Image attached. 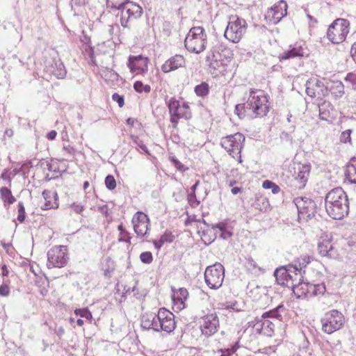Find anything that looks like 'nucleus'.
<instances>
[{
  "mask_svg": "<svg viewBox=\"0 0 356 356\" xmlns=\"http://www.w3.org/2000/svg\"><path fill=\"white\" fill-rule=\"evenodd\" d=\"M140 325L143 330H163L170 333L176 327L175 315L165 308H160L157 314L150 312L143 314Z\"/></svg>",
  "mask_w": 356,
  "mask_h": 356,
  "instance_id": "obj_1",
  "label": "nucleus"
},
{
  "mask_svg": "<svg viewBox=\"0 0 356 356\" xmlns=\"http://www.w3.org/2000/svg\"><path fill=\"white\" fill-rule=\"evenodd\" d=\"M325 207L327 213L335 220H341L348 214V198L342 188H334L327 193L325 197Z\"/></svg>",
  "mask_w": 356,
  "mask_h": 356,
  "instance_id": "obj_2",
  "label": "nucleus"
},
{
  "mask_svg": "<svg viewBox=\"0 0 356 356\" xmlns=\"http://www.w3.org/2000/svg\"><path fill=\"white\" fill-rule=\"evenodd\" d=\"M246 109L252 118L266 116L269 111L268 97L264 90L250 89L246 101Z\"/></svg>",
  "mask_w": 356,
  "mask_h": 356,
  "instance_id": "obj_3",
  "label": "nucleus"
},
{
  "mask_svg": "<svg viewBox=\"0 0 356 356\" xmlns=\"http://www.w3.org/2000/svg\"><path fill=\"white\" fill-rule=\"evenodd\" d=\"M110 7L113 12L120 13V24L124 28H129V22L139 19L143 13L142 7L134 2L112 3Z\"/></svg>",
  "mask_w": 356,
  "mask_h": 356,
  "instance_id": "obj_4",
  "label": "nucleus"
},
{
  "mask_svg": "<svg viewBox=\"0 0 356 356\" xmlns=\"http://www.w3.org/2000/svg\"><path fill=\"white\" fill-rule=\"evenodd\" d=\"M207 34L203 27L191 28L186 36L184 45L186 49L193 53L200 54L206 48Z\"/></svg>",
  "mask_w": 356,
  "mask_h": 356,
  "instance_id": "obj_5",
  "label": "nucleus"
},
{
  "mask_svg": "<svg viewBox=\"0 0 356 356\" xmlns=\"http://www.w3.org/2000/svg\"><path fill=\"white\" fill-rule=\"evenodd\" d=\"M248 24L246 21L238 16H231L227 26L224 36L233 43H238L246 33Z\"/></svg>",
  "mask_w": 356,
  "mask_h": 356,
  "instance_id": "obj_6",
  "label": "nucleus"
},
{
  "mask_svg": "<svg viewBox=\"0 0 356 356\" xmlns=\"http://www.w3.org/2000/svg\"><path fill=\"white\" fill-rule=\"evenodd\" d=\"M350 22L345 19H337L330 26L327 32L328 40L333 44L343 42L349 33Z\"/></svg>",
  "mask_w": 356,
  "mask_h": 356,
  "instance_id": "obj_7",
  "label": "nucleus"
},
{
  "mask_svg": "<svg viewBox=\"0 0 356 356\" xmlns=\"http://www.w3.org/2000/svg\"><path fill=\"white\" fill-rule=\"evenodd\" d=\"M293 202L298 209L299 221L308 222L314 218L317 204L313 200L308 197H297L294 198Z\"/></svg>",
  "mask_w": 356,
  "mask_h": 356,
  "instance_id": "obj_8",
  "label": "nucleus"
},
{
  "mask_svg": "<svg viewBox=\"0 0 356 356\" xmlns=\"http://www.w3.org/2000/svg\"><path fill=\"white\" fill-rule=\"evenodd\" d=\"M321 323L322 330L330 334L341 328L344 323V317L338 310L332 309L325 314Z\"/></svg>",
  "mask_w": 356,
  "mask_h": 356,
  "instance_id": "obj_9",
  "label": "nucleus"
},
{
  "mask_svg": "<svg viewBox=\"0 0 356 356\" xmlns=\"http://www.w3.org/2000/svg\"><path fill=\"white\" fill-rule=\"evenodd\" d=\"M245 142V136L241 133L237 132L232 135L223 137L220 144L222 147L233 158H240L241 152Z\"/></svg>",
  "mask_w": 356,
  "mask_h": 356,
  "instance_id": "obj_10",
  "label": "nucleus"
},
{
  "mask_svg": "<svg viewBox=\"0 0 356 356\" xmlns=\"http://www.w3.org/2000/svg\"><path fill=\"white\" fill-rule=\"evenodd\" d=\"M225 268L220 263L208 266L204 272V280L207 285L211 289H219L224 280Z\"/></svg>",
  "mask_w": 356,
  "mask_h": 356,
  "instance_id": "obj_11",
  "label": "nucleus"
},
{
  "mask_svg": "<svg viewBox=\"0 0 356 356\" xmlns=\"http://www.w3.org/2000/svg\"><path fill=\"white\" fill-rule=\"evenodd\" d=\"M168 107L170 115V122L174 124L173 127L175 128L179 119L188 120L191 118V112L188 104L184 102L181 105L175 97L170 98L168 102Z\"/></svg>",
  "mask_w": 356,
  "mask_h": 356,
  "instance_id": "obj_12",
  "label": "nucleus"
},
{
  "mask_svg": "<svg viewBox=\"0 0 356 356\" xmlns=\"http://www.w3.org/2000/svg\"><path fill=\"white\" fill-rule=\"evenodd\" d=\"M68 259L66 246H54L47 252V266L48 268H63L67 265Z\"/></svg>",
  "mask_w": 356,
  "mask_h": 356,
  "instance_id": "obj_13",
  "label": "nucleus"
},
{
  "mask_svg": "<svg viewBox=\"0 0 356 356\" xmlns=\"http://www.w3.org/2000/svg\"><path fill=\"white\" fill-rule=\"evenodd\" d=\"M287 14V3L284 0H280L271 8H268L265 19L270 24H276Z\"/></svg>",
  "mask_w": 356,
  "mask_h": 356,
  "instance_id": "obj_14",
  "label": "nucleus"
},
{
  "mask_svg": "<svg viewBox=\"0 0 356 356\" xmlns=\"http://www.w3.org/2000/svg\"><path fill=\"white\" fill-rule=\"evenodd\" d=\"M293 186L298 189H302L307 184L311 171L309 164L296 163L293 168Z\"/></svg>",
  "mask_w": 356,
  "mask_h": 356,
  "instance_id": "obj_15",
  "label": "nucleus"
},
{
  "mask_svg": "<svg viewBox=\"0 0 356 356\" xmlns=\"http://www.w3.org/2000/svg\"><path fill=\"white\" fill-rule=\"evenodd\" d=\"M219 327V321L216 314H207L201 318L200 328L202 334L207 337L214 334Z\"/></svg>",
  "mask_w": 356,
  "mask_h": 356,
  "instance_id": "obj_16",
  "label": "nucleus"
},
{
  "mask_svg": "<svg viewBox=\"0 0 356 356\" xmlns=\"http://www.w3.org/2000/svg\"><path fill=\"white\" fill-rule=\"evenodd\" d=\"M306 93L311 97L321 98L328 93V89L318 79H310L306 82Z\"/></svg>",
  "mask_w": 356,
  "mask_h": 356,
  "instance_id": "obj_17",
  "label": "nucleus"
},
{
  "mask_svg": "<svg viewBox=\"0 0 356 356\" xmlns=\"http://www.w3.org/2000/svg\"><path fill=\"white\" fill-rule=\"evenodd\" d=\"M132 223L136 234L139 236H144L149 229V219L148 216L142 211H137L133 218Z\"/></svg>",
  "mask_w": 356,
  "mask_h": 356,
  "instance_id": "obj_18",
  "label": "nucleus"
},
{
  "mask_svg": "<svg viewBox=\"0 0 356 356\" xmlns=\"http://www.w3.org/2000/svg\"><path fill=\"white\" fill-rule=\"evenodd\" d=\"M44 71L57 79H64L67 71L60 59L52 58L45 62Z\"/></svg>",
  "mask_w": 356,
  "mask_h": 356,
  "instance_id": "obj_19",
  "label": "nucleus"
},
{
  "mask_svg": "<svg viewBox=\"0 0 356 356\" xmlns=\"http://www.w3.org/2000/svg\"><path fill=\"white\" fill-rule=\"evenodd\" d=\"M148 58L138 56H129L127 65L132 73L143 74L147 72Z\"/></svg>",
  "mask_w": 356,
  "mask_h": 356,
  "instance_id": "obj_20",
  "label": "nucleus"
},
{
  "mask_svg": "<svg viewBox=\"0 0 356 356\" xmlns=\"http://www.w3.org/2000/svg\"><path fill=\"white\" fill-rule=\"evenodd\" d=\"M298 270V265H289L286 267H280L275 271L274 275L278 284L289 286V282L292 280L291 273Z\"/></svg>",
  "mask_w": 356,
  "mask_h": 356,
  "instance_id": "obj_21",
  "label": "nucleus"
},
{
  "mask_svg": "<svg viewBox=\"0 0 356 356\" xmlns=\"http://www.w3.org/2000/svg\"><path fill=\"white\" fill-rule=\"evenodd\" d=\"M250 326L255 327L259 332H264L267 335H271L274 331V324L268 318H255L254 320L249 322Z\"/></svg>",
  "mask_w": 356,
  "mask_h": 356,
  "instance_id": "obj_22",
  "label": "nucleus"
},
{
  "mask_svg": "<svg viewBox=\"0 0 356 356\" xmlns=\"http://www.w3.org/2000/svg\"><path fill=\"white\" fill-rule=\"evenodd\" d=\"M216 49L217 47H215L209 52L206 57V61L209 63L211 72L217 71L225 60V58H222V54L219 52L220 47L218 50Z\"/></svg>",
  "mask_w": 356,
  "mask_h": 356,
  "instance_id": "obj_23",
  "label": "nucleus"
},
{
  "mask_svg": "<svg viewBox=\"0 0 356 356\" xmlns=\"http://www.w3.org/2000/svg\"><path fill=\"white\" fill-rule=\"evenodd\" d=\"M184 65L185 59L184 56L177 54L166 60L161 66V70L163 72L168 73L184 67Z\"/></svg>",
  "mask_w": 356,
  "mask_h": 356,
  "instance_id": "obj_24",
  "label": "nucleus"
},
{
  "mask_svg": "<svg viewBox=\"0 0 356 356\" xmlns=\"http://www.w3.org/2000/svg\"><path fill=\"white\" fill-rule=\"evenodd\" d=\"M42 196L44 199V204L41 207L43 210H49L51 209H56L58 207V197L56 191L44 190Z\"/></svg>",
  "mask_w": 356,
  "mask_h": 356,
  "instance_id": "obj_25",
  "label": "nucleus"
},
{
  "mask_svg": "<svg viewBox=\"0 0 356 356\" xmlns=\"http://www.w3.org/2000/svg\"><path fill=\"white\" fill-rule=\"evenodd\" d=\"M318 250L321 256L327 257L330 259H335L338 256L337 250L329 240H322L320 241L318 244Z\"/></svg>",
  "mask_w": 356,
  "mask_h": 356,
  "instance_id": "obj_26",
  "label": "nucleus"
},
{
  "mask_svg": "<svg viewBox=\"0 0 356 356\" xmlns=\"http://www.w3.org/2000/svg\"><path fill=\"white\" fill-rule=\"evenodd\" d=\"M305 51L303 48L300 45L296 44L293 46L291 45L288 50L280 55L279 58L280 60H288L296 57H303Z\"/></svg>",
  "mask_w": 356,
  "mask_h": 356,
  "instance_id": "obj_27",
  "label": "nucleus"
},
{
  "mask_svg": "<svg viewBox=\"0 0 356 356\" xmlns=\"http://www.w3.org/2000/svg\"><path fill=\"white\" fill-rule=\"evenodd\" d=\"M202 222L207 226H210L213 230L218 229L220 232V237L224 240H227L233 235V232L227 229V221H222L216 224L209 225L204 219H202Z\"/></svg>",
  "mask_w": 356,
  "mask_h": 356,
  "instance_id": "obj_28",
  "label": "nucleus"
},
{
  "mask_svg": "<svg viewBox=\"0 0 356 356\" xmlns=\"http://www.w3.org/2000/svg\"><path fill=\"white\" fill-rule=\"evenodd\" d=\"M346 179L352 184H356V157L352 158L346 165Z\"/></svg>",
  "mask_w": 356,
  "mask_h": 356,
  "instance_id": "obj_29",
  "label": "nucleus"
},
{
  "mask_svg": "<svg viewBox=\"0 0 356 356\" xmlns=\"http://www.w3.org/2000/svg\"><path fill=\"white\" fill-rule=\"evenodd\" d=\"M308 284L309 282H304L302 280L297 282L296 285H292V291L298 298H306L308 296Z\"/></svg>",
  "mask_w": 356,
  "mask_h": 356,
  "instance_id": "obj_30",
  "label": "nucleus"
},
{
  "mask_svg": "<svg viewBox=\"0 0 356 356\" xmlns=\"http://www.w3.org/2000/svg\"><path fill=\"white\" fill-rule=\"evenodd\" d=\"M284 310V305H280L273 309L265 312L264 313H263L261 317L262 318H276L280 321L282 319L281 312H282Z\"/></svg>",
  "mask_w": 356,
  "mask_h": 356,
  "instance_id": "obj_31",
  "label": "nucleus"
},
{
  "mask_svg": "<svg viewBox=\"0 0 356 356\" xmlns=\"http://www.w3.org/2000/svg\"><path fill=\"white\" fill-rule=\"evenodd\" d=\"M222 53L223 54L225 60L221 64L220 67L218 69L216 72H211V74L214 76H219V75H225L227 72V63H225L227 60L228 58H230L232 55V52L229 49L225 48L222 50Z\"/></svg>",
  "mask_w": 356,
  "mask_h": 356,
  "instance_id": "obj_32",
  "label": "nucleus"
},
{
  "mask_svg": "<svg viewBox=\"0 0 356 356\" xmlns=\"http://www.w3.org/2000/svg\"><path fill=\"white\" fill-rule=\"evenodd\" d=\"M253 207L260 211H266L270 207L268 199L264 196H259L255 198Z\"/></svg>",
  "mask_w": 356,
  "mask_h": 356,
  "instance_id": "obj_33",
  "label": "nucleus"
},
{
  "mask_svg": "<svg viewBox=\"0 0 356 356\" xmlns=\"http://www.w3.org/2000/svg\"><path fill=\"white\" fill-rule=\"evenodd\" d=\"M330 91L335 98L341 97L344 94V86L341 81L333 82Z\"/></svg>",
  "mask_w": 356,
  "mask_h": 356,
  "instance_id": "obj_34",
  "label": "nucleus"
},
{
  "mask_svg": "<svg viewBox=\"0 0 356 356\" xmlns=\"http://www.w3.org/2000/svg\"><path fill=\"white\" fill-rule=\"evenodd\" d=\"M188 296V292L185 288H179L177 291L174 292L172 295V299L174 301H178L181 304H184V302L187 299Z\"/></svg>",
  "mask_w": 356,
  "mask_h": 356,
  "instance_id": "obj_35",
  "label": "nucleus"
},
{
  "mask_svg": "<svg viewBox=\"0 0 356 356\" xmlns=\"http://www.w3.org/2000/svg\"><path fill=\"white\" fill-rule=\"evenodd\" d=\"M209 88V86L207 83L202 82L195 87L194 91L198 97H204L208 95Z\"/></svg>",
  "mask_w": 356,
  "mask_h": 356,
  "instance_id": "obj_36",
  "label": "nucleus"
},
{
  "mask_svg": "<svg viewBox=\"0 0 356 356\" xmlns=\"http://www.w3.org/2000/svg\"><path fill=\"white\" fill-rule=\"evenodd\" d=\"M0 194L2 200L4 202H8L9 204H13L16 200L10 190L7 187H2L0 189Z\"/></svg>",
  "mask_w": 356,
  "mask_h": 356,
  "instance_id": "obj_37",
  "label": "nucleus"
},
{
  "mask_svg": "<svg viewBox=\"0 0 356 356\" xmlns=\"http://www.w3.org/2000/svg\"><path fill=\"white\" fill-rule=\"evenodd\" d=\"M74 313L76 316H79L81 318H84L89 321L92 319V313L90 312L88 307L76 309Z\"/></svg>",
  "mask_w": 356,
  "mask_h": 356,
  "instance_id": "obj_38",
  "label": "nucleus"
},
{
  "mask_svg": "<svg viewBox=\"0 0 356 356\" xmlns=\"http://www.w3.org/2000/svg\"><path fill=\"white\" fill-rule=\"evenodd\" d=\"M235 113L240 118H243L246 114L250 115V112L246 109V102L237 104L235 107Z\"/></svg>",
  "mask_w": 356,
  "mask_h": 356,
  "instance_id": "obj_39",
  "label": "nucleus"
},
{
  "mask_svg": "<svg viewBox=\"0 0 356 356\" xmlns=\"http://www.w3.org/2000/svg\"><path fill=\"white\" fill-rule=\"evenodd\" d=\"M262 186L265 189H271L273 194H277L280 191V186L270 180L264 181Z\"/></svg>",
  "mask_w": 356,
  "mask_h": 356,
  "instance_id": "obj_40",
  "label": "nucleus"
},
{
  "mask_svg": "<svg viewBox=\"0 0 356 356\" xmlns=\"http://www.w3.org/2000/svg\"><path fill=\"white\" fill-rule=\"evenodd\" d=\"M291 275L292 277V279H291L292 280L289 282L288 287L292 289V285H293V284L296 285L297 282H300L303 280L301 269H298V270L296 272L291 273Z\"/></svg>",
  "mask_w": 356,
  "mask_h": 356,
  "instance_id": "obj_41",
  "label": "nucleus"
},
{
  "mask_svg": "<svg viewBox=\"0 0 356 356\" xmlns=\"http://www.w3.org/2000/svg\"><path fill=\"white\" fill-rule=\"evenodd\" d=\"M134 88L135 90L139 93L144 91L146 93H149L151 90V87L149 85H143V83L140 81H137L134 84Z\"/></svg>",
  "mask_w": 356,
  "mask_h": 356,
  "instance_id": "obj_42",
  "label": "nucleus"
},
{
  "mask_svg": "<svg viewBox=\"0 0 356 356\" xmlns=\"http://www.w3.org/2000/svg\"><path fill=\"white\" fill-rule=\"evenodd\" d=\"M133 142L138 147H140L144 152H145L147 154L149 155V151L147 146L144 144L143 141L139 138L138 136H131Z\"/></svg>",
  "mask_w": 356,
  "mask_h": 356,
  "instance_id": "obj_43",
  "label": "nucleus"
},
{
  "mask_svg": "<svg viewBox=\"0 0 356 356\" xmlns=\"http://www.w3.org/2000/svg\"><path fill=\"white\" fill-rule=\"evenodd\" d=\"M105 185L106 187L110 190L112 191L116 187V181L113 175H108L105 178Z\"/></svg>",
  "mask_w": 356,
  "mask_h": 356,
  "instance_id": "obj_44",
  "label": "nucleus"
},
{
  "mask_svg": "<svg viewBox=\"0 0 356 356\" xmlns=\"http://www.w3.org/2000/svg\"><path fill=\"white\" fill-rule=\"evenodd\" d=\"M10 280H5L0 286V296L7 297L10 294Z\"/></svg>",
  "mask_w": 356,
  "mask_h": 356,
  "instance_id": "obj_45",
  "label": "nucleus"
},
{
  "mask_svg": "<svg viewBox=\"0 0 356 356\" xmlns=\"http://www.w3.org/2000/svg\"><path fill=\"white\" fill-rule=\"evenodd\" d=\"M140 259L142 263L149 264L153 261V257L151 252H143L140 254Z\"/></svg>",
  "mask_w": 356,
  "mask_h": 356,
  "instance_id": "obj_46",
  "label": "nucleus"
},
{
  "mask_svg": "<svg viewBox=\"0 0 356 356\" xmlns=\"http://www.w3.org/2000/svg\"><path fill=\"white\" fill-rule=\"evenodd\" d=\"M26 212L24 204L22 202H18V216L17 220L19 222H23L25 220Z\"/></svg>",
  "mask_w": 356,
  "mask_h": 356,
  "instance_id": "obj_47",
  "label": "nucleus"
},
{
  "mask_svg": "<svg viewBox=\"0 0 356 356\" xmlns=\"http://www.w3.org/2000/svg\"><path fill=\"white\" fill-rule=\"evenodd\" d=\"M311 287L313 288V289H314V291H312L314 296H318V295H322L325 291V286L323 283L314 284V286H311Z\"/></svg>",
  "mask_w": 356,
  "mask_h": 356,
  "instance_id": "obj_48",
  "label": "nucleus"
},
{
  "mask_svg": "<svg viewBox=\"0 0 356 356\" xmlns=\"http://www.w3.org/2000/svg\"><path fill=\"white\" fill-rule=\"evenodd\" d=\"M312 258L309 256H303L298 259V269L302 270V268H305L307 264H309L311 262Z\"/></svg>",
  "mask_w": 356,
  "mask_h": 356,
  "instance_id": "obj_49",
  "label": "nucleus"
},
{
  "mask_svg": "<svg viewBox=\"0 0 356 356\" xmlns=\"http://www.w3.org/2000/svg\"><path fill=\"white\" fill-rule=\"evenodd\" d=\"M175 239V236L172 234V232L165 231L163 234H162L160 237V240L161 242L165 244L166 243H172Z\"/></svg>",
  "mask_w": 356,
  "mask_h": 356,
  "instance_id": "obj_50",
  "label": "nucleus"
},
{
  "mask_svg": "<svg viewBox=\"0 0 356 356\" xmlns=\"http://www.w3.org/2000/svg\"><path fill=\"white\" fill-rule=\"evenodd\" d=\"M345 81L351 84L353 89L356 90V72H349L345 77Z\"/></svg>",
  "mask_w": 356,
  "mask_h": 356,
  "instance_id": "obj_51",
  "label": "nucleus"
},
{
  "mask_svg": "<svg viewBox=\"0 0 356 356\" xmlns=\"http://www.w3.org/2000/svg\"><path fill=\"white\" fill-rule=\"evenodd\" d=\"M171 162L173 163L174 166L179 171L185 172L188 170L187 167L183 165L178 159L175 157L170 158Z\"/></svg>",
  "mask_w": 356,
  "mask_h": 356,
  "instance_id": "obj_52",
  "label": "nucleus"
},
{
  "mask_svg": "<svg viewBox=\"0 0 356 356\" xmlns=\"http://www.w3.org/2000/svg\"><path fill=\"white\" fill-rule=\"evenodd\" d=\"M199 184V181H197L195 182V184L191 187V190H192V193L189 195L188 196V202L190 203V204L193 207H195L193 202H192V197H193L194 199H195V191L197 188V186H198ZM195 206H197V204H199V202H197L196 200L195 201Z\"/></svg>",
  "mask_w": 356,
  "mask_h": 356,
  "instance_id": "obj_53",
  "label": "nucleus"
},
{
  "mask_svg": "<svg viewBox=\"0 0 356 356\" xmlns=\"http://www.w3.org/2000/svg\"><path fill=\"white\" fill-rule=\"evenodd\" d=\"M112 99L114 102H116L120 108H122L124 104V97L122 95H120L118 93H114L112 95Z\"/></svg>",
  "mask_w": 356,
  "mask_h": 356,
  "instance_id": "obj_54",
  "label": "nucleus"
},
{
  "mask_svg": "<svg viewBox=\"0 0 356 356\" xmlns=\"http://www.w3.org/2000/svg\"><path fill=\"white\" fill-rule=\"evenodd\" d=\"M236 350V348H226V349H220L218 350V353H220L219 356H231L234 353Z\"/></svg>",
  "mask_w": 356,
  "mask_h": 356,
  "instance_id": "obj_55",
  "label": "nucleus"
},
{
  "mask_svg": "<svg viewBox=\"0 0 356 356\" xmlns=\"http://www.w3.org/2000/svg\"><path fill=\"white\" fill-rule=\"evenodd\" d=\"M118 229L120 232V237L119 238L118 241L129 242V240H126L123 238L124 236L128 235V232L124 229L123 225L122 224L119 225ZM129 239H130V238Z\"/></svg>",
  "mask_w": 356,
  "mask_h": 356,
  "instance_id": "obj_56",
  "label": "nucleus"
},
{
  "mask_svg": "<svg viewBox=\"0 0 356 356\" xmlns=\"http://www.w3.org/2000/svg\"><path fill=\"white\" fill-rule=\"evenodd\" d=\"M350 134H351L350 129H348V130H346L345 131H343L341 136V141L343 143H347L348 141L350 142Z\"/></svg>",
  "mask_w": 356,
  "mask_h": 356,
  "instance_id": "obj_57",
  "label": "nucleus"
},
{
  "mask_svg": "<svg viewBox=\"0 0 356 356\" xmlns=\"http://www.w3.org/2000/svg\"><path fill=\"white\" fill-rule=\"evenodd\" d=\"M71 207L76 213H81L83 211V206L79 203H73Z\"/></svg>",
  "mask_w": 356,
  "mask_h": 356,
  "instance_id": "obj_58",
  "label": "nucleus"
},
{
  "mask_svg": "<svg viewBox=\"0 0 356 356\" xmlns=\"http://www.w3.org/2000/svg\"><path fill=\"white\" fill-rule=\"evenodd\" d=\"M247 266L252 270L256 269L257 268V265L256 261L251 257H249L247 259Z\"/></svg>",
  "mask_w": 356,
  "mask_h": 356,
  "instance_id": "obj_59",
  "label": "nucleus"
},
{
  "mask_svg": "<svg viewBox=\"0 0 356 356\" xmlns=\"http://www.w3.org/2000/svg\"><path fill=\"white\" fill-rule=\"evenodd\" d=\"M63 149L65 150L67 153H68L70 155H74L75 153V149L69 145H64L63 147Z\"/></svg>",
  "mask_w": 356,
  "mask_h": 356,
  "instance_id": "obj_60",
  "label": "nucleus"
},
{
  "mask_svg": "<svg viewBox=\"0 0 356 356\" xmlns=\"http://www.w3.org/2000/svg\"><path fill=\"white\" fill-rule=\"evenodd\" d=\"M75 6L83 7L88 3V0H72Z\"/></svg>",
  "mask_w": 356,
  "mask_h": 356,
  "instance_id": "obj_61",
  "label": "nucleus"
},
{
  "mask_svg": "<svg viewBox=\"0 0 356 356\" xmlns=\"http://www.w3.org/2000/svg\"><path fill=\"white\" fill-rule=\"evenodd\" d=\"M350 55H351L353 60L356 63V42H354L351 47Z\"/></svg>",
  "mask_w": 356,
  "mask_h": 356,
  "instance_id": "obj_62",
  "label": "nucleus"
},
{
  "mask_svg": "<svg viewBox=\"0 0 356 356\" xmlns=\"http://www.w3.org/2000/svg\"><path fill=\"white\" fill-rule=\"evenodd\" d=\"M44 168H47L49 171H52V165L50 161H41V166H43Z\"/></svg>",
  "mask_w": 356,
  "mask_h": 356,
  "instance_id": "obj_63",
  "label": "nucleus"
},
{
  "mask_svg": "<svg viewBox=\"0 0 356 356\" xmlns=\"http://www.w3.org/2000/svg\"><path fill=\"white\" fill-rule=\"evenodd\" d=\"M98 211L104 214L106 216H108V206L106 204H104L103 206H101L98 208Z\"/></svg>",
  "mask_w": 356,
  "mask_h": 356,
  "instance_id": "obj_64",
  "label": "nucleus"
}]
</instances>
